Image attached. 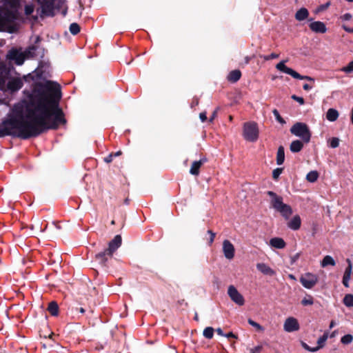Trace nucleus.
Segmentation results:
<instances>
[{"mask_svg":"<svg viewBox=\"0 0 353 353\" xmlns=\"http://www.w3.org/2000/svg\"><path fill=\"white\" fill-rule=\"evenodd\" d=\"M27 97L15 104L8 118L0 123V137L11 135L28 139L65 123L58 107L61 92L57 85L37 84Z\"/></svg>","mask_w":353,"mask_h":353,"instance_id":"1","label":"nucleus"},{"mask_svg":"<svg viewBox=\"0 0 353 353\" xmlns=\"http://www.w3.org/2000/svg\"><path fill=\"white\" fill-rule=\"evenodd\" d=\"M270 207L279 212L285 219H288L292 214L293 210L290 205L283 203V197L272 191H268Z\"/></svg>","mask_w":353,"mask_h":353,"instance_id":"2","label":"nucleus"},{"mask_svg":"<svg viewBox=\"0 0 353 353\" xmlns=\"http://www.w3.org/2000/svg\"><path fill=\"white\" fill-rule=\"evenodd\" d=\"M16 13L12 10H3L0 12V31L13 33L17 30Z\"/></svg>","mask_w":353,"mask_h":353,"instance_id":"3","label":"nucleus"},{"mask_svg":"<svg viewBox=\"0 0 353 353\" xmlns=\"http://www.w3.org/2000/svg\"><path fill=\"white\" fill-rule=\"evenodd\" d=\"M40 7L37 10L40 17L52 16L54 10L57 7L61 6L63 0H37Z\"/></svg>","mask_w":353,"mask_h":353,"instance_id":"4","label":"nucleus"},{"mask_svg":"<svg viewBox=\"0 0 353 353\" xmlns=\"http://www.w3.org/2000/svg\"><path fill=\"white\" fill-rule=\"evenodd\" d=\"M243 138L250 142H256L259 136V129L258 124L254 121H248L243 125Z\"/></svg>","mask_w":353,"mask_h":353,"instance_id":"5","label":"nucleus"},{"mask_svg":"<svg viewBox=\"0 0 353 353\" xmlns=\"http://www.w3.org/2000/svg\"><path fill=\"white\" fill-rule=\"evenodd\" d=\"M121 236L117 235L114 236L108 245V248L104 252H100L96 255L97 259L101 263H105L108 258L106 256H111L112 254L121 246Z\"/></svg>","mask_w":353,"mask_h":353,"instance_id":"6","label":"nucleus"},{"mask_svg":"<svg viewBox=\"0 0 353 353\" xmlns=\"http://www.w3.org/2000/svg\"><path fill=\"white\" fill-rule=\"evenodd\" d=\"M290 132L299 137L304 143H309L311 139V132L308 126L301 122L294 123L290 128Z\"/></svg>","mask_w":353,"mask_h":353,"instance_id":"7","label":"nucleus"},{"mask_svg":"<svg viewBox=\"0 0 353 353\" xmlns=\"http://www.w3.org/2000/svg\"><path fill=\"white\" fill-rule=\"evenodd\" d=\"M285 61H282L278 63L276 65V68L285 74L291 75L293 78L301 80H307L312 83L314 82V79L309 76H303L299 74L298 72L294 71L290 68L287 67L285 65Z\"/></svg>","mask_w":353,"mask_h":353,"instance_id":"8","label":"nucleus"},{"mask_svg":"<svg viewBox=\"0 0 353 353\" xmlns=\"http://www.w3.org/2000/svg\"><path fill=\"white\" fill-rule=\"evenodd\" d=\"M301 285L306 289H312L319 282V277L312 272H305L299 279Z\"/></svg>","mask_w":353,"mask_h":353,"instance_id":"9","label":"nucleus"},{"mask_svg":"<svg viewBox=\"0 0 353 353\" xmlns=\"http://www.w3.org/2000/svg\"><path fill=\"white\" fill-rule=\"evenodd\" d=\"M228 295L231 301L239 306H243L245 304L243 296L239 292L236 288L232 285L228 288Z\"/></svg>","mask_w":353,"mask_h":353,"instance_id":"10","label":"nucleus"},{"mask_svg":"<svg viewBox=\"0 0 353 353\" xmlns=\"http://www.w3.org/2000/svg\"><path fill=\"white\" fill-rule=\"evenodd\" d=\"M222 251L225 258L229 261L232 260L235 256V248L228 239L223 241Z\"/></svg>","mask_w":353,"mask_h":353,"instance_id":"11","label":"nucleus"},{"mask_svg":"<svg viewBox=\"0 0 353 353\" xmlns=\"http://www.w3.org/2000/svg\"><path fill=\"white\" fill-rule=\"evenodd\" d=\"M7 58L10 61H14L16 64L21 65L24 62L25 55L21 51L13 48L8 52Z\"/></svg>","mask_w":353,"mask_h":353,"instance_id":"12","label":"nucleus"},{"mask_svg":"<svg viewBox=\"0 0 353 353\" xmlns=\"http://www.w3.org/2000/svg\"><path fill=\"white\" fill-rule=\"evenodd\" d=\"M300 328L298 320L294 317H288L285 319L283 324V329L287 332H293L298 331Z\"/></svg>","mask_w":353,"mask_h":353,"instance_id":"13","label":"nucleus"},{"mask_svg":"<svg viewBox=\"0 0 353 353\" xmlns=\"http://www.w3.org/2000/svg\"><path fill=\"white\" fill-rule=\"evenodd\" d=\"M23 85V81L19 78H12L8 80L7 84L6 83V88L12 91L19 90Z\"/></svg>","mask_w":353,"mask_h":353,"instance_id":"14","label":"nucleus"},{"mask_svg":"<svg viewBox=\"0 0 353 353\" xmlns=\"http://www.w3.org/2000/svg\"><path fill=\"white\" fill-rule=\"evenodd\" d=\"M9 71L6 65L0 63V88L6 89V83L8 78Z\"/></svg>","mask_w":353,"mask_h":353,"instance_id":"15","label":"nucleus"},{"mask_svg":"<svg viewBox=\"0 0 353 353\" xmlns=\"http://www.w3.org/2000/svg\"><path fill=\"white\" fill-rule=\"evenodd\" d=\"M256 266V269L264 275L272 276L276 274L275 270L265 263H258Z\"/></svg>","mask_w":353,"mask_h":353,"instance_id":"16","label":"nucleus"},{"mask_svg":"<svg viewBox=\"0 0 353 353\" xmlns=\"http://www.w3.org/2000/svg\"><path fill=\"white\" fill-rule=\"evenodd\" d=\"M310 28L312 31L316 33H325L327 31L326 26L323 22L321 21H313L309 25Z\"/></svg>","mask_w":353,"mask_h":353,"instance_id":"17","label":"nucleus"},{"mask_svg":"<svg viewBox=\"0 0 353 353\" xmlns=\"http://www.w3.org/2000/svg\"><path fill=\"white\" fill-rule=\"evenodd\" d=\"M346 261H347L348 265L345 268V270L344 272V274L343 276V284L345 287L347 288V287H349V281H350V277H351V274H352V265L351 261L349 259H347Z\"/></svg>","mask_w":353,"mask_h":353,"instance_id":"18","label":"nucleus"},{"mask_svg":"<svg viewBox=\"0 0 353 353\" xmlns=\"http://www.w3.org/2000/svg\"><path fill=\"white\" fill-rule=\"evenodd\" d=\"M269 245L276 249H283L286 246V243L282 238L274 237L270 240Z\"/></svg>","mask_w":353,"mask_h":353,"instance_id":"19","label":"nucleus"},{"mask_svg":"<svg viewBox=\"0 0 353 353\" xmlns=\"http://www.w3.org/2000/svg\"><path fill=\"white\" fill-rule=\"evenodd\" d=\"M301 219L299 215L294 216L288 222V227L293 230H297L301 228Z\"/></svg>","mask_w":353,"mask_h":353,"instance_id":"20","label":"nucleus"},{"mask_svg":"<svg viewBox=\"0 0 353 353\" xmlns=\"http://www.w3.org/2000/svg\"><path fill=\"white\" fill-rule=\"evenodd\" d=\"M309 16V12L305 8H301L295 14V19L301 21L306 19Z\"/></svg>","mask_w":353,"mask_h":353,"instance_id":"21","label":"nucleus"},{"mask_svg":"<svg viewBox=\"0 0 353 353\" xmlns=\"http://www.w3.org/2000/svg\"><path fill=\"white\" fill-rule=\"evenodd\" d=\"M303 142L300 140L293 141L290 145V151L294 153L300 152L303 148Z\"/></svg>","mask_w":353,"mask_h":353,"instance_id":"22","label":"nucleus"},{"mask_svg":"<svg viewBox=\"0 0 353 353\" xmlns=\"http://www.w3.org/2000/svg\"><path fill=\"white\" fill-rule=\"evenodd\" d=\"M328 336H329L328 333L325 332L323 334V335L318 339V341H317L318 346L313 347L312 350H310V352H316L318 350H319L320 348H322L324 346L325 341L327 340Z\"/></svg>","mask_w":353,"mask_h":353,"instance_id":"23","label":"nucleus"},{"mask_svg":"<svg viewBox=\"0 0 353 353\" xmlns=\"http://www.w3.org/2000/svg\"><path fill=\"white\" fill-rule=\"evenodd\" d=\"M339 115V112L336 110L334 108H330L326 113V118L328 121L333 122L338 119Z\"/></svg>","mask_w":353,"mask_h":353,"instance_id":"24","label":"nucleus"},{"mask_svg":"<svg viewBox=\"0 0 353 353\" xmlns=\"http://www.w3.org/2000/svg\"><path fill=\"white\" fill-rule=\"evenodd\" d=\"M203 161L202 160L198 161H194L191 165L190 172L193 175H198L199 173V169L202 165Z\"/></svg>","mask_w":353,"mask_h":353,"instance_id":"25","label":"nucleus"},{"mask_svg":"<svg viewBox=\"0 0 353 353\" xmlns=\"http://www.w3.org/2000/svg\"><path fill=\"white\" fill-rule=\"evenodd\" d=\"M285 160V151L284 148L283 146H280L278 148L277 154H276V163L278 165H281L283 163Z\"/></svg>","mask_w":353,"mask_h":353,"instance_id":"26","label":"nucleus"},{"mask_svg":"<svg viewBox=\"0 0 353 353\" xmlns=\"http://www.w3.org/2000/svg\"><path fill=\"white\" fill-rule=\"evenodd\" d=\"M335 265H336L335 261L330 255H326L325 256H324V258L323 259V260L321 262V265L323 268L327 267V265L334 266Z\"/></svg>","mask_w":353,"mask_h":353,"instance_id":"27","label":"nucleus"},{"mask_svg":"<svg viewBox=\"0 0 353 353\" xmlns=\"http://www.w3.org/2000/svg\"><path fill=\"white\" fill-rule=\"evenodd\" d=\"M241 76V71L239 70H232L228 75V80L232 82L237 81Z\"/></svg>","mask_w":353,"mask_h":353,"instance_id":"28","label":"nucleus"},{"mask_svg":"<svg viewBox=\"0 0 353 353\" xmlns=\"http://www.w3.org/2000/svg\"><path fill=\"white\" fill-rule=\"evenodd\" d=\"M48 310L52 315L57 316L59 312V307L57 303L54 301L50 303Z\"/></svg>","mask_w":353,"mask_h":353,"instance_id":"29","label":"nucleus"},{"mask_svg":"<svg viewBox=\"0 0 353 353\" xmlns=\"http://www.w3.org/2000/svg\"><path fill=\"white\" fill-rule=\"evenodd\" d=\"M319 178V173L317 171L313 170L310 171L307 175H306V179L307 181L310 183L315 182Z\"/></svg>","mask_w":353,"mask_h":353,"instance_id":"30","label":"nucleus"},{"mask_svg":"<svg viewBox=\"0 0 353 353\" xmlns=\"http://www.w3.org/2000/svg\"><path fill=\"white\" fill-rule=\"evenodd\" d=\"M313 303H314V299L310 294H307L301 300V304L304 306L312 305H313Z\"/></svg>","mask_w":353,"mask_h":353,"instance_id":"31","label":"nucleus"},{"mask_svg":"<svg viewBox=\"0 0 353 353\" xmlns=\"http://www.w3.org/2000/svg\"><path fill=\"white\" fill-rule=\"evenodd\" d=\"M343 303L347 307H353V295L346 294L343 298Z\"/></svg>","mask_w":353,"mask_h":353,"instance_id":"32","label":"nucleus"},{"mask_svg":"<svg viewBox=\"0 0 353 353\" xmlns=\"http://www.w3.org/2000/svg\"><path fill=\"white\" fill-rule=\"evenodd\" d=\"M214 329L212 327H207L204 329L203 334V336L208 339H210L214 336Z\"/></svg>","mask_w":353,"mask_h":353,"instance_id":"33","label":"nucleus"},{"mask_svg":"<svg viewBox=\"0 0 353 353\" xmlns=\"http://www.w3.org/2000/svg\"><path fill=\"white\" fill-rule=\"evenodd\" d=\"M4 1L5 3L11 8L16 9L19 4L20 0H4Z\"/></svg>","mask_w":353,"mask_h":353,"instance_id":"34","label":"nucleus"},{"mask_svg":"<svg viewBox=\"0 0 353 353\" xmlns=\"http://www.w3.org/2000/svg\"><path fill=\"white\" fill-rule=\"evenodd\" d=\"M341 71L346 73L350 74L353 72V61H350L346 66L343 67L341 69Z\"/></svg>","mask_w":353,"mask_h":353,"instance_id":"35","label":"nucleus"},{"mask_svg":"<svg viewBox=\"0 0 353 353\" xmlns=\"http://www.w3.org/2000/svg\"><path fill=\"white\" fill-rule=\"evenodd\" d=\"M352 341H353V336L351 334H346V335L343 336L341 339V343L345 345L351 343L352 342Z\"/></svg>","mask_w":353,"mask_h":353,"instance_id":"36","label":"nucleus"},{"mask_svg":"<svg viewBox=\"0 0 353 353\" xmlns=\"http://www.w3.org/2000/svg\"><path fill=\"white\" fill-rule=\"evenodd\" d=\"M70 31L72 34H77L80 31V27L76 23H71L70 26Z\"/></svg>","mask_w":353,"mask_h":353,"instance_id":"37","label":"nucleus"},{"mask_svg":"<svg viewBox=\"0 0 353 353\" xmlns=\"http://www.w3.org/2000/svg\"><path fill=\"white\" fill-rule=\"evenodd\" d=\"M248 321L250 325L255 327L258 331L263 332L264 330V328L260 324L254 321L253 320L250 319Z\"/></svg>","mask_w":353,"mask_h":353,"instance_id":"38","label":"nucleus"},{"mask_svg":"<svg viewBox=\"0 0 353 353\" xmlns=\"http://www.w3.org/2000/svg\"><path fill=\"white\" fill-rule=\"evenodd\" d=\"M329 144L331 148H336L339 145V139L336 137H333L330 140Z\"/></svg>","mask_w":353,"mask_h":353,"instance_id":"39","label":"nucleus"},{"mask_svg":"<svg viewBox=\"0 0 353 353\" xmlns=\"http://www.w3.org/2000/svg\"><path fill=\"white\" fill-rule=\"evenodd\" d=\"M34 10V6L33 4L26 5L25 6V14L26 15H30Z\"/></svg>","mask_w":353,"mask_h":353,"instance_id":"40","label":"nucleus"},{"mask_svg":"<svg viewBox=\"0 0 353 353\" xmlns=\"http://www.w3.org/2000/svg\"><path fill=\"white\" fill-rule=\"evenodd\" d=\"M283 172V168H276L272 172V177L277 179Z\"/></svg>","mask_w":353,"mask_h":353,"instance_id":"41","label":"nucleus"},{"mask_svg":"<svg viewBox=\"0 0 353 353\" xmlns=\"http://www.w3.org/2000/svg\"><path fill=\"white\" fill-rule=\"evenodd\" d=\"M279 57V55L276 53H272L269 55L261 56V57L265 61L277 59Z\"/></svg>","mask_w":353,"mask_h":353,"instance_id":"42","label":"nucleus"},{"mask_svg":"<svg viewBox=\"0 0 353 353\" xmlns=\"http://www.w3.org/2000/svg\"><path fill=\"white\" fill-rule=\"evenodd\" d=\"M273 112V114L274 115V117H276V119L279 122V123H285L284 120L282 119V117L280 116L279 112L277 111V110H274L272 111Z\"/></svg>","mask_w":353,"mask_h":353,"instance_id":"43","label":"nucleus"},{"mask_svg":"<svg viewBox=\"0 0 353 353\" xmlns=\"http://www.w3.org/2000/svg\"><path fill=\"white\" fill-rule=\"evenodd\" d=\"M292 99H294V101H297L301 105H303L305 103V101L303 97H298L296 95H292Z\"/></svg>","mask_w":353,"mask_h":353,"instance_id":"44","label":"nucleus"},{"mask_svg":"<svg viewBox=\"0 0 353 353\" xmlns=\"http://www.w3.org/2000/svg\"><path fill=\"white\" fill-rule=\"evenodd\" d=\"M208 233L210 234L209 245H210L214 242L216 234L213 232L212 230H208Z\"/></svg>","mask_w":353,"mask_h":353,"instance_id":"45","label":"nucleus"},{"mask_svg":"<svg viewBox=\"0 0 353 353\" xmlns=\"http://www.w3.org/2000/svg\"><path fill=\"white\" fill-rule=\"evenodd\" d=\"M262 347L261 345H257L253 348L250 349V353H260L261 351Z\"/></svg>","mask_w":353,"mask_h":353,"instance_id":"46","label":"nucleus"},{"mask_svg":"<svg viewBox=\"0 0 353 353\" xmlns=\"http://www.w3.org/2000/svg\"><path fill=\"white\" fill-rule=\"evenodd\" d=\"M199 117L201 120L202 122H204L206 121L207 119V115H206V112H201L200 114H199Z\"/></svg>","mask_w":353,"mask_h":353,"instance_id":"47","label":"nucleus"},{"mask_svg":"<svg viewBox=\"0 0 353 353\" xmlns=\"http://www.w3.org/2000/svg\"><path fill=\"white\" fill-rule=\"evenodd\" d=\"M352 16L349 13H346L345 14H343L341 18L343 20H345V21H348L351 19Z\"/></svg>","mask_w":353,"mask_h":353,"instance_id":"48","label":"nucleus"},{"mask_svg":"<svg viewBox=\"0 0 353 353\" xmlns=\"http://www.w3.org/2000/svg\"><path fill=\"white\" fill-rule=\"evenodd\" d=\"M299 256H300V254L299 253H296L294 256H293L291 258L292 263H293L296 262L298 260V259L299 258Z\"/></svg>","mask_w":353,"mask_h":353,"instance_id":"49","label":"nucleus"},{"mask_svg":"<svg viewBox=\"0 0 353 353\" xmlns=\"http://www.w3.org/2000/svg\"><path fill=\"white\" fill-rule=\"evenodd\" d=\"M312 85H310L308 83H305L303 85V88L305 90H310L312 88Z\"/></svg>","mask_w":353,"mask_h":353,"instance_id":"50","label":"nucleus"},{"mask_svg":"<svg viewBox=\"0 0 353 353\" xmlns=\"http://www.w3.org/2000/svg\"><path fill=\"white\" fill-rule=\"evenodd\" d=\"M113 154H110L108 157L105 159V162L110 163L112 161Z\"/></svg>","mask_w":353,"mask_h":353,"instance_id":"51","label":"nucleus"},{"mask_svg":"<svg viewBox=\"0 0 353 353\" xmlns=\"http://www.w3.org/2000/svg\"><path fill=\"white\" fill-rule=\"evenodd\" d=\"M224 336L227 337V338H236V335L234 334L232 332H229L228 334H224Z\"/></svg>","mask_w":353,"mask_h":353,"instance_id":"52","label":"nucleus"},{"mask_svg":"<svg viewBox=\"0 0 353 353\" xmlns=\"http://www.w3.org/2000/svg\"><path fill=\"white\" fill-rule=\"evenodd\" d=\"M216 333L220 336H224V334L221 328H217L216 330Z\"/></svg>","mask_w":353,"mask_h":353,"instance_id":"53","label":"nucleus"},{"mask_svg":"<svg viewBox=\"0 0 353 353\" xmlns=\"http://www.w3.org/2000/svg\"><path fill=\"white\" fill-rule=\"evenodd\" d=\"M336 325V322L334 321H331L330 323V328L332 329Z\"/></svg>","mask_w":353,"mask_h":353,"instance_id":"54","label":"nucleus"},{"mask_svg":"<svg viewBox=\"0 0 353 353\" xmlns=\"http://www.w3.org/2000/svg\"><path fill=\"white\" fill-rule=\"evenodd\" d=\"M288 277H289V279H292V280H294V281H296V279L295 276H294V275H293V274H290L288 275Z\"/></svg>","mask_w":353,"mask_h":353,"instance_id":"55","label":"nucleus"},{"mask_svg":"<svg viewBox=\"0 0 353 353\" xmlns=\"http://www.w3.org/2000/svg\"><path fill=\"white\" fill-rule=\"evenodd\" d=\"M216 116V111L215 110L214 112H213V114L212 116V117L210 118V121H212L213 119L215 118V117Z\"/></svg>","mask_w":353,"mask_h":353,"instance_id":"56","label":"nucleus"},{"mask_svg":"<svg viewBox=\"0 0 353 353\" xmlns=\"http://www.w3.org/2000/svg\"><path fill=\"white\" fill-rule=\"evenodd\" d=\"M336 334V331H334L332 332V333L330 335V337L332 338V337H334Z\"/></svg>","mask_w":353,"mask_h":353,"instance_id":"57","label":"nucleus"},{"mask_svg":"<svg viewBox=\"0 0 353 353\" xmlns=\"http://www.w3.org/2000/svg\"><path fill=\"white\" fill-rule=\"evenodd\" d=\"M121 154V152L120 151H119L112 154H113V157H117V156H119Z\"/></svg>","mask_w":353,"mask_h":353,"instance_id":"58","label":"nucleus"},{"mask_svg":"<svg viewBox=\"0 0 353 353\" xmlns=\"http://www.w3.org/2000/svg\"><path fill=\"white\" fill-rule=\"evenodd\" d=\"M303 347H304L306 350H309V351H310V350H312V348H310V347L307 345H306V344H304V345H303Z\"/></svg>","mask_w":353,"mask_h":353,"instance_id":"59","label":"nucleus"},{"mask_svg":"<svg viewBox=\"0 0 353 353\" xmlns=\"http://www.w3.org/2000/svg\"><path fill=\"white\" fill-rule=\"evenodd\" d=\"M344 29L345 31L348 32H352V29H350V28H345L344 27Z\"/></svg>","mask_w":353,"mask_h":353,"instance_id":"60","label":"nucleus"},{"mask_svg":"<svg viewBox=\"0 0 353 353\" xmlns=\"http://www.w3.org/2000/svg\"><path fill=\"white\" fill-rule=\"evenodd\" d=\"M79 312L83 314L85 312V310L83 307L79 308Z\"/></svg>","mask_w":353,"mask_h":353,"instance_id":"61","label":"nucleus"},{"mask_svg":"<svg viewBox=\"0 0 353 353\" xmlns=\"http://www.w3.org/2000/svg\"><path fill=\"white\" fill-rule=\"evenodd\" d=\"M245 63H248L250 61V58L248 57H246L245 59Z\"/></svg>","mask_w":353,"mask_h":353,"instance_id":"62","label":"nucleus"},{"mask_svg":"<svg viewBox=\"0 0 353 353\" xmlns=\"http://www.w3.org/2000/svg\"><path fill=\"white\" fill-rule=\"evenodd\" d=\"M351 121H352V123H353V107H352V109Z\"/></svg>","mask_w":353,"mask_h":353,"instance_id":"63","label":"nucleus"},{"mask_svg":"<svg viewBox=\"0 0 353 353\" xmlns=\"http://www.w3.org/2000/svg\"><path fill=\"white\" fill-rule=\"evenodd\" d=\"M347 1H349V2H353V0H346Z\"/></svg>","mask_w":353,"mask_h":353,"instance_id":"64","label":"nucleus"}]
</instances>
